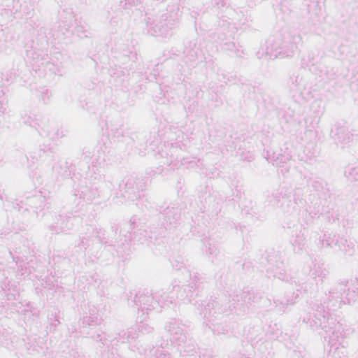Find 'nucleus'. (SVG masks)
<instances>
[{
    "label": "nucleus",
    "mask_w": 358,
    "mask_h": 358,
    "mask_svg": "<svg viewBox=\"0 0 358 358\" xmlns=\"http://www.w3.org/2000/svg\"><path fill=\"white\" fill-rule=\"evenodd\" d=\"M170 212H171V211H170V210H169V211H167V212L166 213V219H168V220H169V223L171 224H173V221L171 220V216H170V215H169Z\"/></svg>",
    "instance_id": "nucleus-28"
},
{
    "label": "nucleus",
    "mask_w": 358,
    "mask_h": 358,
    "mask_svg": "<svg viewBox=\"0 0 358 358\" xmlns=\"http://www.w3.org/2000/svg\"><path fill=\"white\" fill-rule=\"evenodd\" d=\"M308 275L315 280L316 283L322 282L324 278L328 275V271L324 267V264L320 262H312L308 266Z\"/></svg>",
    "instance_id": "nucleus-9"
},
{
    "label": "nucleus",
    "mask_w": 358,
    "mask_h": 358,
    "mask_svg": "<svg viewBox=\"0 0 358 358\" xmlns=\"http://www.w3.org/2000/svg\"><path fill=\"white\" fill-rule=\"evenodd\" d=\"M348 304L358 303V278L351 281L350 286L345 294Z\"/></svg>",
    "instance_id": "nucleus-13"
},
{
    "label": "nucleus",
    "mask_w": 358,
    "mask_h": 358,
    "mask_svg": "<svg viewBox=\"0 0 358 358\" xmlns=\"http://www.w3.org/2000/svg\"><path fill=\"white\" fill-rule=\"evenodd\" d=\"M290 159H291V155H283L280 157V159L278 157H277V159L275 160V165L277 166L280 167V169H279V171L280 173H282V174H284L285 172H284L283 165H281V164L285 163L287 161H289Z\"/></svg>",
    "instance_id": "nucleus-22"
},
{
    "label": "nucleus",
    "mask_w": 358,
    "mask_h": 358,
    "mask_svg": "<svg viewBox=\"0 0 358 358\" xmlns=\"http://www.w3.org/2000/svg\"><path fill=\"white\" fill-rule=\"evenodd\" d=\"M331 138L342 148L348 147L353 140V134L349 128L341 123L335 124L331 130Z\"/></svg>",
    "instance_id": "nucleus-4"
},
{
    "label": "nucleus",
    "mask_w": 358,
    "mask_h": 358,
    "mask_svg": "<svg viewBox=\"0 0 358 358\" xmlns=\"http://www.w3.org/2000/svg\"><path fill=\"white\" fill-rule=\"evenodd\" d=\"M124 186L125 192L124 196L127 197L130 201H135L143 196L142 191H140L136 180L134 177L126 178Z\"/></svg>",
    "instance_id": "nucleus-7"
},
{
    "label": "nucleus",
    "mask_w": 358,
    "mask_h": 358,
    "mask_svg": "<svg viewBox=\"0 0 358 358\" xmlns=\"http://www.w3.org/2000/svg\"><path fill=\"white\" fill-rule=\"evenodd\" d=\"M181 150L178 149L176 146H173L170 148L169 153H166V158L167 164L169 166H171L173 169H178L180 164V165H185L188 164H192V162L188 161L187 159L180 158L179 159V153L180 152Z\"/></svg>",
    "instance_id": "nucleus-8"
},
{
    "label": "nucleus",
    "mask_w": 358,
    "mask_h": 358,
    "mask_svg": "<svg viewBox=\"0 0 358 358\" xmlns=\"http://www.w3.org/2000/svg\"><path fill=\"white\" fill-rule=\"evenodd\" d=\"M307 243V230L305 228H301L296 230L294 234H292L291 243L294 250H302Z\"/></svg>",
    "instance_id": "nucleus-11"
},
{
    "label": "nucleus",
    "mask_w": 358,
    "mask_h": 358,
    "mask_svg": "<svg viewBox=\"0 0 358 358\" xmlns=\"http://www.w3.org/2000/svg\"><path fill=\"white\" fill-rule=\"evenodd\" d=\"M178 217V215L177 213H175L174 216L173 217V220H176Z\"/></svg>",
    "instance_id": "nucleus-31"
},
{
    "label": "nucleus",
    "mask_w": 358,
    "mask_h": 358,
    "mask_svg": "<svg viewBox=\"0 0 358 358\" xmlns=\"http://www.w3.org/2000/svg\"><path fill=\"white\" fill-rule=\"evenodd\" d=\"M75 218L68 217L66 220H62L60 223H57L59 225L61 232L67 233L73 226Z\"/></svg>",
    "instance_id": "nucleus-19"
},
{
    "label": "nucleus",
    "mask_w": 358,
    "mask_h": 358,
    "mask_svg": "<svg viewBox=\"0 0 358 358\" xmlns=\"http://www.w3.org/2000/svg\"><path fill=\"white\" fill-rule=\"evenodd\" d=\"M209 307L210 303H207L204 308V310H201L203 311L202 313L205 317L211 314V311L209 310Z\"/></svg>",
    "instance_id": "nucleus-27"
},
{
    "label": "nucleus",
    "mask_w": 358,
    "mask_h": 358,
    "mask_svg": "<svg viewBox=\"0 0 358 358\" xmlns=\"http://www.w3.org/2000/svg\"><path fill=\"white\" fill-rule=\"evenodd\" d=\"M345 175L350 181H358V167H348L345 171Z\"/></svg>",
    "instance_id": "nucleus-20"
},
{
    "label": "nucleus",
    "mask_w": 358,
    "mask_h": 358,
    "mask_svg": "<svg viewBox=\"0 0 358 358\" xmlns=\"http://www.w3.org/2000/svg\"><path fill=\"white\" fill-rule=\"evenodd\" d=\"M33 115H34V117L36 116V113H33ZM34 118L36 119V117H34Z\"/></svg>",
    "instance_id": "nucleus-34"
},
{
    "label": "nucleus",
    "mask_w": 358,
    "mask_h": 358,
    "mask_svg": "<svg viewBox=\"0 0 358 358\" xmlns=\"http://www.w3.org/2000/svg\"><path fill=\"white\" fill-rule=\"evenodd\" d=\"M346 285L343 283H338L333 286L326 295L324 300V305L329 311H334L341 308L342 305L347 304V299L343 294L345 293Z\"/></svg>",
    "instance_id": "nucleus-3"
},
{
    "label": "nucleus",
    "mask_w": 358,
    "mask_h": 358,
    "mask_svg": "<svg viewBox=\"0 0 358 358\" xmlns=\"http://www.w3.org/2000/svg\"><path fill=\"white\" fill-rule=\"evenodd\" d=\"M155 356L156 358H171L170 355L162 349H157L155 350Z\"/></svg>",
    "instance_id": "nucleus-25"
},
{
    "label": "nucleus",
    "mask_w": 358,
    "mask_h": 358,
    "mask_svg": "<svg viewBox=\"0 0 358 358\" xmlns=\"http://www.w3.org/2000/svg\"><path fill=\"white\" fill-rule=\"evenodd\" d=\"M204 244L206 248L204 250L206 253L209 256L212 261H213V259L215 258L218 254L217 248L215 245H212L209 241H206Z\"/></svg>",
    "instance_id": "nucleus-16"
},
{
    "label": "nucleus",
    "mask_w": 358,
    "mask_h": 358,
    "mask_svg": "<svg viewBox=\"0 0 358 358\" xmlns=\"http://www.w3.org/2000/svg\"><path fill=\"white\" fill-rule=\"evenodd\" d=\"M185 259L182 257H177V259L175 260V262L173 264V266L176 270H180L182 267L185 266Z\"/></svg>",
    "instance_id": "nucleus-23"
},
{
    "label": "nucleus",
    "mask_w": 358,
    "mask_h": 358,
    "mask_svg": "<svg viewBox=\"0 0 358 358\" xmlns=\"http://www.w3.org/2000/svg\"><path fill=\"white\" fill-rule=\"evenodd\" d=\"M185 289H185V288H184V290H183L182 292H181V291L180 292L179 295H178V297L182 298V297L183 296V292H185Z\"/></svg>",
    "instance_id": "nucleus-30"
},
{
    "label": "nucleus",
    "mask_w": 358,
    "mask_h": 358,
    "mask_svg": "<svg viewBox=\"0 0 358 358\" xmlns=\"http://www.w3.org/2000/svg\"><path fill=\"white\" fill-rule=\"evenodd\" d=\"M71 358H73V357H71Z\"/></svg>",
    "instance_id": "nucleus-36"
},
{
    "label": "nucleus",
    "mask_w": 358,
    "mask_h": 358,
    "mask_svg": "<svg viewBox=\"0 0 358 358\" xmlns=\"http://www.w3.org/2000/svg\"><path fill=\"white\" fill-rule=\"evenodd\" d=\"M101 317L98 315V310L95 307L90 308L86 315L83 316L81 320V327L86 329L87 327H95L101 322Z\"/></svg>",
    "instance_id": "nucleus-10"
},
{
    "label": "nucleus",
    "mask_w": 358,
    "mask_h": 358,
    "mask_svg": "<svg viewBox=\"0 0 358 358\" xmlns=\"http://www.w3.org/2000/svg\"><path fill=\"white\" fill-rule=\"evenodd\" d=\"M164 329L181 355H192L195 352V345L191 339H187V327L180 320L171 319L166 323Z\"/></svg>",
    "instance_id": "nucleus-1"
},
{
    "label": "nucleus",
    "mask_w": 358,
    "mask_h": 358,
    "mask_svg": "<svg viewBox=\"0 0 358 358\" xmlns=\"http://www.w3.org/2000/svg\"><path fill=\"white\" fill-rule=\"evenodd\" d=\"M28 123L31 127L38 129V132L41 136H47L52 141H59L67 134V131L62 127H50V125L41 127L38 123L34 122L33 120L28 122Z\"/></svg>",
    "instance_id": "nucleus-5"
},
{
    "label": "nucleus",
    "mask_w": 358,
    "mask_h": 358,
    "mask_svg": "<svg viewBox=\"0 0 358 358\" xmlns=\"http://www.w3.org/2000/svg\"><path fill=\"white\" fill-rule=\"evenodd\" d=\"M173 296H169L168 294L163 291L159 290L155 292L154 294L146 292L136 294L134 300L131 301L132 304L129 303V305L136 306L138 307V314H148V311L155 310L159 311L160 309L164 306H169L172 301Z\"/></svg>",
    "instance_id": "nucleus-2"
},
{
    "label": "nucleus",
    "mask_w": 358,
    "mask_h": 358,
    "mask_svg": "<svg viewBox=\"0 0 358 358\" xmlns=\"http://www.w3.org/2000/svg\"><path fill=\"white\" fill-rule=\"evenodd\" d=\"M336 238V236H331L324 234L319 238L320 246L322 248H334Z\"/></svg>",
    "instance_id": "nucleus-14"
},
{
    "label": "nucleus",
    "mask_w": 358,
    "mask_h": 358,
    "mask_svg": "<svg viewBox=\"0 0 358 358\" xmlns=\"http://www.w3.org/2000/svg\"><path fill=\"white\" fill-rule=\"evenodd\" d=\"M187 273H189V275L190 277V280H192L187 285V287L189 289V291L191 292L192 291L191 289H193L194 286H196V282H197V280L199 279H198V277L196 275H194L193 278H192L191 274L189 273V272L187 271Z\"/></svg>",
    "instance_id": "nucleus-24"
},
{
    "label": "nucleus",
    "mask_w": 358,
    "mask_h": 358,
    "mask_svg": "<svg viewBox=\"0 0 358 358\" xmlns=\"http://www.w3.org/2000/svg\"><path fill=\"white\" fill-rule=\"evenodd\" d=\"M274 277H277V273H275L274 275H273Z\"/></svg>",
    "instance_id": "nucleus-33"
},
{
    "label": "nucleus",
    "mask_w": 358,
    "mask_h": 358,
    "mask_svg": "<svg viewBox=\"0 0 358 358\" xmlns=\"http://www.w3.org/2000/svg\"><path fill=\"white\" fill-rule=\"evenodd\" d=\"M322 318L320 326L327 334H329V342L333 343L338 338L339 324L333 317L323 315Z\"/></svg>",
    "instance_id": "nucleus-6"
},
{
    "label": "nucleus",
    "mask_w": 358,
    "mask_h": 358,
    "mask_svg": "<svg viewBox=\"0 0 358 358\" xmlns=\"http://www.w3.org/2000/svg\"><path fill=\"white\" fill-rule=\"evenodd\" d=\"M137 329L139 333L144 334L150 333L152 331V327L147 322L141 321L139 324H137Z\"/></svg>",
    "instance_id": "nucleus-21"
},
{
    "label": "nucleus",
    "mask_w": 358,
    "mask_h": 358,
    "mask_svg": "<svg viewBox=\"0 0 358 358\" xmlns=\"http://www.w3.org/2000/svg\"><path fill=\"white\" fill-rule=\"evenodd\" d=\"M96 191L85 187L82 192L80 198L86 202H92L96 196Z\"/></svg>",
    "instance_id": "nucleus-17"
},
{
    "label": "nucleus",
    "mask_w": 358,
    "mask_h": 358,
    "mask_svg": "<svg viewBox=\"0 0 358 358\" xmlns=\"http://www.w3.org/2000/svg\"><path fill=\"white\" fill-rule=\"evenodd\" d=\"M285 169L286 172L289 171V169L287 167H286Z\"/></svg>",
    "instance_id": "nucleus-32"
},
{
    "label": "nucleus",
    "mask_w": 358,
    "mask_h": 358,
    "mask_svg": "<svg viewBox=\"0 0 358 358\" xmlns=\"http://www.w3.org/2000/svg\"><path fill=\"white\" fill-rule=\"evenodd\" d=\"M294 303V301H289L285 297L278 298L274 300L276 310L278 312H285L287 306L289 304H293Z\"/></svg>",
    "instance_id": "nucleus-15"
},
{
    "label": "nucleus",
    "mask_w": 358,
    "mask_h": 358,
    "mask_svg": "<svg viewBox=\"0 0 358 358\" xmlns=\"http://www.w3.org/2000/svg\"><path fill=\"white\" fill-rule=\"evenodd\" d=\"M191 296H192V295H191V296H189V295H187V299H183V300L185 301V303L186 301H187V302H190V301H191V300H190L189 297H191Z\"/></svg>",
    "instance_id": "nucleus-29"
},
{
    "label": "nucleus",
    "mask_w": 358,
    "mask_h": 358,
    "mask_svg": "<svg viewBox=\"0 0 358 358\" xmlns=\"http://www.w3.org/2000/svg\"><path fill=\"white\" fill-rule=\"evenodd\" d=\"M114 141H122L124 138V131L122 128H110L108 134Z\"/></svg>",
    "instance_id": "nucleus-18"
},
{
    "label": "nucleus",
    "mask_w": 358,
    "mask_h": 358,
    "mask_svg": "<svg viewBox=\"0 0 358 358\" xmlns=\"http://www.w3.org/2000/svg\"><path fill=\"white\" fill-rule=\"evenodd\" d=\"M136 329H134L133 328H131V329H129L127 331V340L128 341H130V340H134L137 338V336H136Z\"/></svg>",
    "instance_id": "nucleus-26"
},
{
    "label": "nucleus",
    "mask_w": 358,
    "mask_h": 358,
    "mask_svg": "<svg viewBox=\"0 0 358 358\" xmlns=\"http://www.w3.org/2000/svg\"><path fill=\"white\" fill-rule=\"evenodd\" d=\"M164 152H166V151H162V153H161V155H163Z\"/></svg>",
    "instance_id": "nucleus-35"
},
{
    "label": "nucleus",
    "mask_w": 358,
    "mask_h": 358,
    "mask_svg": "<svg viewBox=\"0 0 358 358\" xmlns=\"http://www.w3.org/2000/svg\"><path fill=\"white\" fill-rule=\"evenodd\" d=\"M335 247H337L345 255L351 256L355 252V244L344 238L337 237Z\"/></svg>",
    "instance_id": "nucleus-12"
}]
</instances>
